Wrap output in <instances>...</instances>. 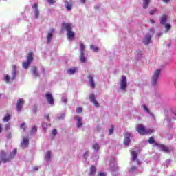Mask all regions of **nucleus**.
I'll use <instances>...</instances> for the list:
<instances>
[{
    "label": "nucleus",
    "mask_w": 176,
    "mask_h": 176,
    "mask_svg": "<svg viewBox=\"0 0 176 176\" xmlns=\"http://www.w3.org/2000/svg\"><path fill=\"white\" fill-rule=\"evenodd\" d=\"M21 129H23V131H25L27 130V126L25 125V122L21 124Z\"/></svg>",
    "instance_id": "nucleus-34"
},
{
    "label": "nucleus",
    "mask_w": 176,
    "mask_h": 176,
    "mask_svg": "<svg viewBox=\"0 0 176 176\" xmlns=\"http://www.w3.org/2000/svg\"><path fill=\"white\" fill-rule=\"evenodd\" d=\"M32 72L34 76H35L36 78H38V76H41L38 74V67H36V66H34L32 68Z\"/></svg>",
    "instance_id": "nucleus-20"
},
{
    "label": "nucleus",
    "mask_w": 176,
    "mask_h": 176,
    "mask_svg": "<svg viewBox=\"0 0 176 176\" xmlns=\"http://www.w3.org/2000/svg\"><path fill=\"white\" fill-rule=\"evenodd\" d=\"M45 118H46V120H50V116H49V114H45Z\"/></svg>",
    "instance_id": "nucleus-46"
},
{
    "label": "nucleus",
    "mask_w": 176,
    "mask_h": 176,
    "mask_svg": "<svg viewBox=\"0 0 176 176\" xmlns=\"http://www.w3.org/2000/svg\"><path fill=\"white\" fill-rule=\"evenodd\" d=\"M150 32H152V34H155V29L153 28H151L150 29Z\"/></svg>",
    "instance_id": "nucleus-50"
},
{
    "label": "nucleus",
    "mask_w": 176,
    "mask_h": 176,
    "mask_svg": "<svg viewBox=\"0 0 176 176\" xmlns=\"http://www.w3.org/2000/svg\"><path fill=\"white\" fill-rule=\"evenodd\" d=\"M130 137H131V135H130V133H128V132L125 133L123 144L126 146H129L130 144V141H131Z\"/></svg>",
    "instance_id": "nucleus-7"
},
{
    "label": "nucleus",
    "mask_w": 176,
    "mask_h": 176,
    "mask_svg": "<svg viewBox=\"0 0 176 176\" xmlns=\"http://www.w3.org/2000/svg\"><path fill=\"white\" fill-rule=\"evenodd\" d=\"M120 82V88L122 90H126L127 88V78L126 76H122Z\"/></svg>",
    "instance_id": "nucleus-5"
},
{
    "label": "nucleus",
    "mask_w": 176,
    "mask_h": 176,
    "mask_svg": "<svg viewBox=\"0 0 176 176\" xmlns=\"http://www.w3.org/2000/svg\"><path fill=\"white\" fill-rule=\"evenodd\" d=\"M76 113H82L83 109L82 107H77L76 110Z\"/></svg>",
    "instance_id": "nucleus-33"
},
{
    "label": "nucleus",
    "mask_w": 176,
    "mask_h": 176,
    "mask_svg": "<svg viewBox=\"0 0 176 176\" xmlns=\"http://www.w3.org/2000/svg\"><path fill=\"white\" fill-rule=\"evenodd\" d=\"M89 100L96 107V108H98L100 107V103L98 102L97 100L96 99V95L94 94H91L89 95Z\"/></svg>",
    "instance_id": "nucleus-6"
},
{
    "label": "nucleus",
    "mask_w": 176,
    "mask_h": 176,
    "mask_svg": "<svg viewBox=\"0 0 176 176\" xmlns=\"http://www.w3.org/2000/svg\"><path fill=\"white\" fill-rule=\"evenodd\" d=\"M25 101L24 99L20 98L17 100L16 102V109L18 112H20L21 109H23V104H24Z\"/></svg>",
    "instance_id": "nucleus-8"
},
{
    "label": "nucleus",
    "mask_w": 176,
    "mask_h": 176,
    "mask_svg": "<svg viewBox=\"0 0 176 176\" xmlns=\"http://www.w3.org/2000/svg\"><path fill=\"white\" fill-rule=\"evenodd\" d=\"M136 54H141L142 56V54H144V52H142V51H136Z\"/></svg>",
    "instance_id": "nucleus-49"
},
{
    "label": "nucleus",
    "mask_w": 176,
    "mask_h": 176,
    "mask_svg": "<svg viewBox=\"0 0 176 176\" xmlns=\"http://www.w3.org/2000/svg\"><path fill=\"white\" fill-rule=\"evenodd\" d=\"M148 142L149 144H155V139L153 138V137H151L149 139H148Z\"/></svg>",
    "instance_id": "nucleus-39"
},
{
    "label": "nucleus",
    "mask_w": 176,
    "mask_h": 176,
    "mask_svg": "<svg viewBox=\"0 0 176 176\" xmlns=\"http://www.w3.org/2000/svg\"><path fill=\"white\" fill-rule=\"evenodd\" d=\"M45 97H46L47 101L50 105H53V104H54V98H53V96H52V94H50V92H47L45 94Z\"/></svg>",
    "instance_id": "nucleus-10"
},
{
    "label": "nucleus",
    "mask_w": 176,
    "mask_h": 176,
    "mask_svg": "<svg viewBox=\"0 0 176 176\" xmlns=\"http://www.w3.org/2000/svg\"><path fill=\"white\" fill-rule=\"evenodd\" d=\"M75 72H78L77 67L71 68L67 70V74H69L70 75H74Z\"/></svg>",
    "instance_id": "nucleus-22"
},
{
    "label": "nucleus",
    "mask_w": 176,
    "mask_h": 176,
    "mask_svg": "<svg viewBox=\"0 0 176 176\" xmlns=\"http://www.w3.org/2000/svg\"><path fill=\"white\" fill-rule=\"evenodd\" d=\"M155 13H156V10H152L150 11L149 14H151V16H153V14H155Z\"/></svg>",
    "instance_id": "nucleus-42"
},
{
    "label": "nucleus",
    "mask_w": 176,
    "mask_h": 176,
    "mask_svg": "<svg viewBox=\"0 0 176 176\" xmlns=\"http://www.w3.org/2000/svg\"><path fill=\"white\" fill-rule=\"evenodd\" d=\"M163 2H164V3H168V2H170V0H162Z\"/></svg>",
    "instance_id": "nucleus-53"
},
{
    "label": "nucleus",
    "mask_w": 176,
    "mask_h": 176,
    "mask_svg": "<svg viewBox=\"0 0 176 176\" xmlns=\"http://www.w3.org/2000/svg\"><path fill=\"white\" fill-rule=\"evenodd\" d=\"M88 79L89 80V85L92 89H94L96 87V84L94 82V77L91 75H88Z\"/></svg>",
    "instance_id": "nucleus-16"
},
{
    "label": "nucleus",
    "mask_w": 176,
    "mask_h": 176,
    "mask_svg": "<svg viewBox=\"0 0 176 176\" xmlns=\"http://www.w3.org/2000/svg\"><path fill=\"white\" fill-rule=\"evenodd\" d=\"M10 129V124H7L6 125V131H8V130H9Z\"/></svg>",
    "instance_id": "nucleus-47"
},
{
    "label": "nucleus",
    "mask_w": 176,
    "mask_h": 176,
    "mask_svg": "<svg viewBox=\"0 0 176 176\" xmlns=\"http://www.w3.org/2000/svg\"><path fill=\"white\" fill-rule=\"evenodd\" d=\"M150 21H151V24H155V20L150 19Z\"/></svg>",
    "instance_id": "nucleus-54"
},
{
    "label": "nucleus",
    "mask_w": 176,
    "mask_h": 176,
    "mask_svg": "<svg viewBox=\"0 0 176 176\" xmlns=\"http://www.w3.org/2000/svg\"><path fill=\"white\" fill-rule=\"evenodd\" d=\"M89 153V151H86L83 155L84 157H87V154Z\"/></svg>",
    "instance_id": "nucleus-52"
},
{
    "label": "nucleus",
    "mask_w": 176,
    "mask_h": 176,
    "mask_svg": "<svg viewBox=\"0 0 176 176\" xmlns=\"http://www.w3.org/2000/svg\"><path fill=\"white\" fill-rule=\"evenodd\" d=\"M151 41H152V36L151 34L148 33L144 38H143V43L144 45H149L151 43Z\"/></svg>",
    "instance_id": "nucleus-9"
},
{
    "label": "nucleus",
    "mask_w": 176,
    "mask_h": 176,
    "mask_svg": "<svg viewBox=\"0 0 176 176\" xmlns=\"http://www.w3.org/2000/svg\"><path fill=\"white\" fill-rule=\"evenodd\" d=\"M80 1L82 3H85L86 2V0H80Z\"/></svg>",
    "instance_id": "nucleus-58"
},
{
    "label": "nucleus",
    "mask_w": 176,
    "mask_h": 176,
    "mask_svg": "<svg viewBox=\"0 0 176 176\" xmlns=\"http://www.w3.org/2000/svg\"><path fill=\"white\" fill-rule=\"evenodd\" d=\"M34 171H38V167L33 168Z\"/></svg>",
    "instance_id": "nucleus-55"
},
{
    "label": "nucleus",
    "mask_w": 176,
    "mask_h": 176,
    "mask_svg": "<svg viewBox=\"0 0 176 176\" xmlns=\"http://www.w3.org/2000/svg\"><path fill=\"white\" fill-rule=\"evenodd\" d=\"M113 131H115V127L111 125V128L109 130V135L113 134Z\"/></svg>",
    "instance_id": "nucleus-31"
},
{
    "label": "nucleus",
    "mask_w": 176,
    "mask_h": 176,
    "mask_svg": "<svg viewBox=\"0 0 176 176\" xmlns=\"http://www.w3.org/2000/svg\"><path fill=\"white\" fill-rule=\"evenodd\" d=\"M52 135H57V130L56 129H54L52 131Z\"/></svg>",
    "instance_id": "nucleus-44"
},
{
    "label": "nucleus",
    "mask_w": 176,
    "mask_h": 176,
    "mask_svg": "<svg viewBox=\"0 0 176 176\" xmlns=\"http://www.w3.org/2000/svg\"><path fill=\"white\" fill-rule=\"evenodd\" d=\"M74 5V2L72 0L65 1V6L67 9V10H72V6Z\"/></svg>",
    "instance_id": "nucleus-13"
},
{
    "label": "nucleus",
    "mask_w": 176,
    "mask_h": 176,
    "mask_svg": "<svg viewBox=\"0 0 176 176\" xmlns=\"http://www.w3.org/2000/svg\"><path fill=\"white\" fill-rule=\"evenodd\" d=\"M145 112H147V113H149V109H148V107L146 106H144L143 107Z\"/></svg>",
    "instance_id": "nucleus-43"
},
{
    "label": "nucleus",
    "mask_w": 176,
    "mask_h": 176,
    "mask_svg": "<svg viewBox=\"0 0 176 176\" xmlns=\"http://www.w3.org/2000/svg\"><path fill=\"white\" fill-rule=\"evenodd\" d=\"M28 144H30V138H23L21 146L24 149V148H27V146H28Z\"/></svg>",
    "instance_id": "nucleus-12"
},
{
    "label": "nucleus",
    "mask_w": 176,
    "mask_h": 176,
    "mask_svg": "<svg viewBox=\"0 0 176 176\" xmlns=\"http://www.w3.org/2000/svg\"><path fill=\"white\" fill-rule=\"evenodd\" d=\"M160 21L161 25H166V23H167V15H163L160 18Z\"/></svg>",
    "instance_id": "nucleus-18"
},
{
    "label": "nucleus",
    "mask_w": 176,
    "mask_h": 176,
    "mask_svg": "<svg viewBox=\"0 0 176 176\" xmlns=\"http://www.w3.org/2000/svg\"><path fill=\"white\" fill-rule=\"evenodd\" d=\"M157 146H158L163 152H166V153L170 152L168 147L164 146V144H157Z\"/></svg>",
    "instance_id": "nucleus-17"
},
{
    "label": "nucleus",
    "mask_w": 176,
    "mask_h": 176,
    "mask_svg": "<svg viewBox=\"0 0 176 176\" xmlns=\"http://www.w3.org/2000/svg\"><path fill=\"white\" fill-rule=\"evenodd\" d=\"M171 28V25L170 23L165 24L166 31H168Z\"/></svg>",
    "instance_id": "nucleus-38"
},
{
    "label": "nucleus",
    "mask_w": 176,
    "mask_h": 176,
    "mask_svg": "<svg viewBox=\"0 0 176 176\" xmlns=\"http://www.w3.org/2000/svg\"><path fill=\"white\" fill-rule=\"evenodd\" d=\"M80 60L81 63H86V57H85V53L80 54Z\"/></svg>",
    "instance_id": "nucleus-26"
},
{
    "label": "nucleus",
    "mask_w": 176,
    "mask_h": 176,
    "mask_svg": "<svg viewBox=\"0 0 176 176\" xmlns=\"http://www.w3.org/2000/svg\"><path fill=\"white\" fill-rule=\"evenodd\" d=\"M131 155L132 156L133 162H135L138 157V153H137V151H131Z\"/></svg>",
    "instance_id": "nucleus-21"
},
{
    "label": "nucleus",
    "mask_w": 176,
    "mask_h": 176,
    "mask_svg": "<svg viewBox=\"0 0 176 176\" xmlns=\"http://www.w3.org/2000/svg\"><path fill=\"white\" fill-rule=\"evenodd\" d=\"M161 35H162V33L158 34V36H159V38H160V36H161Z\"/></svg>",
    "instance_id": "nucleus-60"
},
{
    "label": "nucleus",
    "mask_w": 176,
    "mask_h": 176,
    "mask_svg": "<svg viewBox=\"0 0 176 176\" xmlns=\"http://www.w3.org/2000/svg\"><path fill=\"white\" fill-rule=\"evenodd\" d=\"M34 61V56L32 52H30L27 56V61L23 63L22 66L25 69H28V67L31 65V63Z\"/></svg>",
    "instance_id": "nucleus-3"
},
{
    "label": "nucleus",
    "mask_w": 176,
    "mask_h": 176,
    "mask_svg": "<svg viewBox=\"0 0 176 176\" xmlns=\"http://www.w3.org/2000/svg\"><path fill=\"white\" fill-rule=\"evenodd\" d=\"M85 44H83V43H80V54L81 53H85Z\"/></svg>",
    "instance_id": "nucleus-28"
},
{
    "label": "nucleus",
    "mask_w": 176,
    "mask_h": 176,
    "mask_svg": "<svg viewBox=\"0 0 176 176\" xmlns=\"http://www.w3.org/2000/svg\"><path fill=\"white\" fill-rule=\"evenodd\" d=\"M67 38H75V33L74 32H72V30H70L69 32H67Z\"/></svg>",
    "instance_id": "nucleus-24"
},
{
    "label": "nucleus",
    "mask_w": 176,
    "mask_h": 176,
    "mask_svg": "<svg viewBox=\"0 0 176 176\" xmlns=\"http://www.w3.org/2000/svg\"><path fill=\"white\" fill-rule=\"evenodd\" d=\"M129 171H130L131 173H133V172H134V171H137V166H133L129 168Z\"/></svg>",
    "instance_id": "nucleus-35"
},
{
    "label": "nucleus",
    "mask_w": 176,
    "mask_h": 176,
    "mask_svg": "<svg viewBox=\"0 0 176 176\" xmlns=\"http://www.w3.org/2000/svg\"><path fill=\"white\" fill-rule=\"evenodd\" d=\"M94 9H96V10H98V9H100V6L98 5L95 6Z\"/></svg>",
    "instance_id": "nucleus-51"
},
{
    "label": "nucleus",
    "mask_w": 176,
    "mask_h": 176,
    "mask_svg": "<svg viewBox=\"0 0 176 176\" xmlns=\"http://www.w3.org/2000/svg\"><path fill=\"white\" fill-rule=\"evenodd\" d=\"M93 149H94L95 151H98L100 149V146L98 145V144H94L93 145Z\"/></svg>",
    "instance_id": "nucleus-32"
},
{
    "label": "nucleus",
    "mask_w": 176,
    "mask_h": 176,
    "mask_svg": "<svg viewBox=\"0 0 176 176\" xmlns=\"http://www.w3.org/2000/svg\"><path fill=\"white\" fill-rule=\"evenodd\" d=\"M97 176H107V174L104 173H99Z\"/></svg>",
    "instance_id": "nucleus-48"
},
{
    "label": "nucleus",
    "mask_w": 176,
    "mask_h": 176,
    "mask_svg": "<svg viewBox=\"0 0 176 176\" xmlns=\"http://www.w3.org/2000/svg\"><path fill=\"white\" fill-rule=\"evenodd\" d=\"M11 118H12V115H10V113H7L6 116H4V118H3V122H9Z\"/></svg>",
    "instance_id": "nucleus-23"
},
{
    "label": "nucleus",
    "mask_w": 176,
    "mask_h": 176,
    "mask_svg": "<svg viewBox=\"0 0 176 176\" xmlns=\"http://www.w3.org/2000/svg\"><path fill=\"white\" fill-rule=\"evenodd\" d=\"M50 5H54L56 3V1L54 0H47Z\"/></svg>",
    "instance_id": "nucleus-41"
},
{
    "label": "nucleus",
    "mask_w": 176,
    "mask_h": 176,
    "mask_svg": "<svg viewBox=\"0 0 176 176\" xmlns=\"http://www.w3.org/2000/svg\"><path fill=\"white\" fill-rule=\"evenodd\" d=\"M74 119L77 120V127L79 129L83 126V124L82 123V119L79 116L74 117Z\"/></svg>",
    "instance_id": "nucleus-19"
},
{
    "label": "nucleus",
    "mask_w": 176,
    "mask_h": 176,
    "mask_svg": "<svg viewBox=\"0 0 176 176\" xmlns=\"http://www.w3.org/2000/svg\"><path fill=\"white\" fill-rule=\"evenodd\" d=\"M54 29H51L50 32L48 33L47 36V43H50L52 42V38H53V34H54Z\"/></svg>",
    "instance_id": "nucleus-15"
},
{
    "label": "nucleus",
    "mask_w": 176,
    "mask_h": 176,
    "mask_svg": "<svg viewBox=\"0 0 176 176\" xmlns=\"http://www.w3.org/2000/svg\"><path fill=\"white\" fill-rule=\"evenodd\" d=\"M8 153L5 152V151H1V155L0 159L3 163H9L12 162L14 157H16V155H17V148H14L8 155V157H6Z\"/></svg>",
    "instance_id": "nucleus-1"
},
{
    "label": "nucleus",
    "mask_w": 176,
    "mask_h": 176,
    "mask_svg": "<svg viewBox=\"0 0 176 176\" xmlns=\"http://www.w3.org/2000/svg\"><path fill=\"white\" fill-rule=\"evenodd\" d=\"M32 9L34 12L36 19H39V10L38 9V3H34L32 6Z\"/></svg>",
    "instance_id": "nucleus-14"
},
{
    "label": "nucleus",
    "mask_w": 176,
    "mask_h": 176,
    "mask_svg": "<svg viewBox=\"0 0 176 176\" xmlns=\"http://www.w3.org/2000/svg\"><path fill=\"white\" fill-rule=\"evenodd\" d=\"M90 49H93L94 52H98V47L94 45H91Z\"/></svg>",
    "instance_id": "nucleus-40"
},
{
    "label": "nucleus",
    "mask_w": 176,
    "mask_h": 176,
    "mask_svg": "<svg viewBox=\"0 0 176 176\" xmlns=\"http://www.w3.org/2000/svg\"><path fill=\"white\" fill-rule=\"evenodd\" d=\"M0 97H1V94H0Z\"/></svg>",
    "instance_id": "nucleus-62"
},
{
    "label": "nucleus",
    "mask_w": 176,
    "mask_h": 176,
    "mask_svg": "<svg viewBox=\"0 0 176 176\" xmlns=\"http://www.w3.org/2000/svg\"><path fill=\"white\" fill-rule=\"evenodd\" d=\"M36 131H38V128H36V126H33L30 131L31 135L35 134V133H36Z\"/></svg>",
    "instance_id": "nucleus-30"
},
{
    "label": "nucleus",
    "mask_w": 176,
    "mask_h": 176,
    "mask_svg": "<svg viewBox=\"0 0 176 176\" xmlns=\"http://www.w3.org/2000/svg\"><path fill=\"white\" fill-rule=\"evenodd\" d=\"M45 69H42V72H43V74H45Z\"/></svg>",
    "instance_id": "nucleus-59"
},
{
    "label": "nucleus",
    "mask_w": 176,
    "mask_h": 176,
    "mask_svg": "<svg viewBox=\"0 0 176 176\" xmlns=\"http://www.w3.org/2000/svg\"><path fill=\"white\" fill-rule=\"evenodd\" d=\"M167 46H168V47H170V46H171V44L168 43V44L167 45Z\"/></svg>",
    "instance_id": "nucleus-61"
},
{
    "label": "nucleus",
    "mask_w": 176,
    "mask_h": 176,
    "mask_svg": "<svg viewBox=\"0 0 176 176\" xmlns=\"http://www.w3.org/2000/svg\"><path fill=\"white\" fill-rule=\"evenodd\" d=\"M136 131L140 134V135H145L146 134H152L153 129H146L144 125L139 124L136 126Z\"/></svg>",
    "instance_id": "nucleus-2"
},
{
    "label": "nucleus",
    "mask_w": 176,
    "mask_h": 176,
    "mask_svg": "<svg viewBox=\"0 0 176 176\" xmlns=\"http://www.w3.org/2000/svg\"><path fill=\"white\" fill-rule=\"evenodd\" d=\"M90 175H94L96 174V166H92L90 169Z\"/></svg>",
    "instance_id": "nucleus-29"
},
{
    "label": "nucleus",
    "mask_w": 176,
    "mask_h": 176,
    "mask_svg": "<svg viewBox=\"0 0 176 176\" xmlns=\"http://www.w3.org/2000/svg\"><path fill=\"white\" fill-rule=\"evenodd\" d=\"M62 30H66V31H67V32L69 31H72V24L63 23H62Z\"/></svg>",
    "instance_id": "nucleus-11"
},
{
    "label": "nucleus",
    "mask_w": 176,
    "mask_h": 176,
    "mask_svg": "<svg viewBox=\"0 0 176 176\" xmlns=\"http://www.w3.org/2000/svg\"><path fill=\"white\" fill-rule=\"evenodd\" d=\"M149 2H151V0H143L144 9H146V8H148V6H149Z\"/></svg>",
    "instance_id": "nucleus-25"
},
{
    "label": "nucleus",
    "mask_w": 176,
    "mask_h": 176,
    "mask_svg": "<svg viewBox=\"0 0 176 176\" xmlns=\"http://www.w3.org/2000/svg\"><path fill=\"white\" fill-rule=\"evenodd\" d=\"M0 133H2V125L0 124Z\"/></svg>",
    "instance_id": "nucleus-56"
},
{
    "label": "nucleus",
    "mask_w": 176,
    "mask_h": 176,
    "mask_svg": "<svg viewBox=\"0 0 176 176\" xmlns=\"http://www.w3.org/2000/svg\"><path fill=\"white\" fill-rule=\"evenodd\" d=\"M5 82H6L7 83H9V80H10V76H9V75H6L5 76V78H4Z\"/></svg>",
    "instance_id": "nucleus-37"
},
{
    "label": "nucleus",
    "mask_w": 176,
    "mask_h": 176,
    "mask_svg": "<svg viewBox=\"0 0 176 176\" xmlns=\"http://www.w3.org/2000/svg\"><path fill=\"white\" fill-rule=\"evenodd\" d=\"M17 75V72H13L12 74V80H14L16 79V76Z\"/></svg>",
    "instance_id": "nucleus-36"
},
{
    "label": "nucleus",
    "mask_w": 176,
    "mask_h": 176,
    "mask_svg": "<svg viewBox=\"0 0 176 176\" xmlns=\"http://www.w3.org/2000/svg\"><path fill=\"white\" fill-rule=\"evenodd\" d=\"M45 160H50V159H52V152L51 151H48L45 157Z\"/></svg>",
    "instance_id": "nucleus-27"
},
{
    "label": "nucleus",
    "mask_w": 176,
    "mask_h": 176,
    "mask_svg": "<svg viewBox=\"0 0 176 176\" xmlns=\"http://www.w3.org/2000/svg\"><path fill=\"white\" fill-rule=\"evenodd\" d=\"M160 74H162V71L160 69H157L153 74L151 78V85L153 86H156L157 85V80H159V77L160 76Z\"/></svg>",
    "instance_id": "nucleus-4"
},
{
    "label": "nucleus",
    "mask_w": 176,
    "mask_h": 176,
    "mask_svg": "<svg viewBox=\"0 0 176 176\" xmlns=\"http://www.w3.org/2000/svg\"><path fill=\"white\" fill-rule=\"evenodd\" d=\"M63 102H67V98L63 99Z\"/></svg>",
    "instance_id": "nucleus-57"
},
{
    "label": "nucleus",
    "mask_w": 176,
    "mask_h": 176,
    "mask_svg": "<svg viewBox=\"0 0 176 176\" xmlns=\"http://www.w3.org/2000/svg\"><path fill=\"white\" fill-rule=\"evenodd\" d=\"M16 68H17V67H16V65H12V71H13V72H17V71L16 70Z\"/></svg>",
    "instance_id": "nucleus-45"
}]
</instances>
